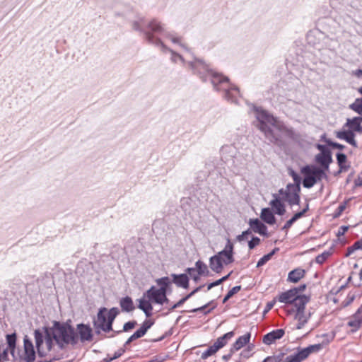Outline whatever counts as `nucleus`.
Returning <instances> with one entry per match:
<instances>
[{"mask_svg": "<svg viewBox=\"0 0 362 362\" xmlns=\"http://www.w3.org/2000/svg\"><path fill=\"white\" fill-rule=\"evenodd\" d=\"M302 173L305 176L303 185L306 188L312 187L317 182L326 177L325 171L315 165L304 167L302 169Z\"/></svg>", "mask_w": 362, "mask_h": 362, "instance_id": "5", "label": "nucleus"}, {"mask_svg": "<svg viewBox=\"0 0 362 362\" xmlns=\"http://www.w3.org/2000/svg\"><path fill=\"white\" fill-rule=\"evenodd\" d=\"M362 122V117H355L352 119H347L345 126L349 128V130L362 133V126L361 122Z\"/></svg>", "mask_w": 362, "mask_h": 362, "instance_id": "18", "label": "nucleus"}, {"mask_svg": "<svg viewBox=\"0 0 362 362\" xmlns=\"http://www.w3.org/2000/svg\"><path fill=\"white\" fill-rule=\"evenodd\" d=\"M216 255L218 257L223 265H228L233 262V244L230 241V240H228L225 248L222 251L218 252Z\"/></svg>", "mask_w": 362, "mask_h": 362, "instance_id": "12", "label": "nucleus"}, {"mask_svg": "<svg viewBox=\"0 0 362 362\" xmlns=\"http://www.w3.org/2000/svg\"><path fill=\"white\" fill-rule=\"evenodd\" d=\"M284 330L282 329L274 330L264 336L263 342L265 344L269 345L276 339H281L284 336Z\"/></svg>", "mask_w": 362, "mask_h": 362, "instance_id": "15", "label": "nucleus"}, {"mask_svg": "<svg viewBox=\"0 0 362 362\" xmlns=\"http://www.w3.org/2000/svg\"><path fill=\"white\" fill-rule=\"evenodd\" d=\"M260 217L265 223L269 225H273L276 223V218L269 208L262 209Z\"/></svg>", "mask_w": 362, "mask_h": 362, "instance_id": "23", "label": "nucleus"}, {"mask_svg": "<svg viewBox=\"0 0 362 362\" xmlns=\"http://www.w3.org/2000/svg\"><path fill=\"white\" fill-rule=\"evenodd\" d=\"M336 136L338 139L345 140L351 146L357 147V144L354 139L355 134L352 131L349 129L347 131L337 132Z\"/></svg>", "mask_w": 362, "mask_h": 362, "instance_id": "17", "label": "nucleus"}, {"mask_svg": "<svg viewBox=\"0 0 362 362\" xmlns=\"http://www.w3.org/2000/svg\"><path fill=\"white\" fill-rule=\"evenodd\" d=\"M278 248L274 249L271 252L267 255H264L257 262V267H260L263 266L266 262H267L275 254V252L278 250Z\"/></svg>", "mask_w": 362, "mask_h": 362, "instance_id": "32", "label": "nucleus"}, {"mask_svg": "<svg viewBox=\"0 0 362 362\" xmlns=\"http://www.w3.org/2000/svg\"><path fill=\"white\" fill-rule=\"evenodd\" d=\"M355 247H356L358 250H362V238L355 242Z\"/></svg>", "mask_w": 362, "mask_h": 362, "instance_id": "56", "label": "nucleus"}, {"mask_svg": "<svg viewBox=\"0 0 362 362\" xmlns=\"http://www.w3.org/2000/svg\"><path fill=\"white\" fill-rule=\"evenodd\" d=\"M337 159L340 168L339 172L346 171L348 167H343V164L346 162V156L344 153H338L337 155Z\"/></svg>", "mask_w": 362, "mask_h": 362, "instance_id": "33", "label": "nucleus"}, {"mask_svg": "<svg viewBox=\"0 0 362 362\" xmlns=\"http://www.w3.org/2000/svg\"><path fill=\"white\" fill-rule=\"evenodd\" d=\"M305 305H300L297 306L295 308H291L288 310L289 314L294 313V318L298 321L296 325V328L298 329H302L304 325L308 322V320L310 317L311 313L305 312Z\"/></svg>", "mask_w": 362, "mask_h": 362, "instance_id": "8", "label": "nucleus"}, {"mask_svg": "<svg viewBox=\"0 0 362 362\" xmlns=\"http://www.w3.org/2000/svg\"><path fill=\"white\" fill-rule=\"evenodd\" d=\"M250 333H247L243 336L240 337L233 344V347L231 348V352L238 351L243 347L245 344H248L250 339Z\"/></svg>", "mask_w": 362, "mask_h": 362, "instance_id": "20", "label": "nucleus"}, {"mask_svg": "<svg viewBox=\"0 0 362 362\" xmlns=\"http://www.w3.org/2000/svg\"><path fill=\"white\" fill-rule=\"evenodd\" d=\"M145 296L149 299L152 303L163 305L164 303H168V299L166 297V292L164 288H156L152 286L147 291Z\"/></svg>", "mask_w": 362, "mask_h": 362, "instance_id": "9", "label": "nucleus"}, {"mask_svg": "<svg viewBox=\"0 0 362 362\" xmlns=\"http://www.w3.org/2000/svg\"><path fill=\"white\" fill-rule=\"evenodd\" d=\"M240 289H241L240 286H234L228 292V294L230 297H232L234 294L237 293L239 291H240Z\"/></svg>", "mask_w": 362, "mask_h": 362, "instance_id": "48", "label": "nucleus"}, {"mask_svg": "<svg viewBox=\"0 0 362 362\" xmlns=\"http://www.w3.org/2000/svg\"><path fill=\"white\" fill-rule=\"evenodd\" d=\"M202 288V286H200L197 288H196L194 290H193L191 293H189L188 295L184 297L185 300L187 301L189 298H191L192 296H194L196 293H197L200 289Z\"/></svg>", "mask_w": 362, "mask_h": 362, "instance_id": "51", "label": "nucleus"}, {"mask_svg": "<svg viewBox=\"0 0 362 362\" xmlns=\"http://www.w3.org/2000/svg\"><path fill=\"white\" fill-rule=\"evenodd\" d=\"M225 97L228 100H231L232 101H234L233 99V95L231 94V90H227L225 94Z\"/></svg>", "mask_w": 362, "mask_h": 362, "instance_id": "57", "label": "nucleus"}, {"mask_svg": "<svg viewBox=\"0 0 362 362\" xmlns=\"http://www.w3.org/2000/svg\"><path fill=\"white\" fill-rule=\"evenodd\" d=\"M170 39H171L172 42L174 43H180V39L179 37H175L170 35Z\"/></svg>", "mask_w": 362, "mask_h": 362, "instance_id": "61", "label": "nucleus"}, {"mask_svg": "<svg viewBox=\"0 0 362 362\" xmlns=\"http://www.w3.org/2000/svg\"><path fill=\"white\" fill-rule=\"evenodd\" d=\"M293 225V223L288 220L286 223L285 225L284 226V227L282 228L283 230H287L289 228L291 227V226Z\"/></svg>", "mask_w": 362, "mask_h": 362, "instance_id": "58", "label": "nucleus"}, {"mask_svg": "<svg viewBox=\"0 0 362 362\" xmlns=\"http://www.w3.org/2000/svg\"><path fill=\"white\" fill-rule=\"evenodd\" d=\"M317 148L318 150L320 151V153H323V152H330L327 148L324 145H321V144H317Z\"/></svg>", "mask_w": 362, "mask_h": 362, "instance_id": "54", "label": "nucleus"}, {"mask_svg": "<svg viewBox=\"0 0 362 362\" xmlns=\"http://www.w3.org/2000/svg\"><path fill=\"white\" fill-rule=\"evenodd\" d=\"M233 336H234V332H229L225 334L223 336L218 338L214 344L218 350L221 348H222L223 346H224L226 344L228 340L230 339Z\"/></svg>", "mask_w": 362, "mask_h": 362, "instance_id": "27", "label": "nucleus"}, {"mask_svg": "<svg viewBox=\"0 0 362 362\" xmlns=\"http://www.w3.org/2000/svg\"><path fill=\"white\" fill-rule=\"evenodd\" d=\"M187 272L189 274L192 276V278L195 281H198L199 280V276L200 275H196L194 273L195 272V269L194 268H188Z\"/></svg>", "mask_w": 362, "mask_h": 362, "instance_id": "45", "label": "nucleus"}, {"mask_svg": "<svg viewBox=\"0 0 362 362\" xmlns=\"http://www.w3.org/2000/svg\"><path fill=\"white\" fill-rule=\"evenodd\" d=\"M124 351H117L115 353V355L114 356L112 357V358L114 359H116L117 358H119V356H122V354H123Z\"/></svg>", "mask_w": 362, "mask_h": 362, "instance_id": "59", "label": "nucleus"}, {"mask_svg": "<svg viewBox=\"0 0 362 362\" xmlns=\"http://www.w3.org/2000/svg\"><path fill=\"white\" fill-rule=\"evenodd\" d=\"M255 110L256 117L259 122V129L269 141L272 142L277 141L279 137V132H282L284 128L281 122L262 109L257 108Z\"/></svg>", "mask_w": 362, "mask_h": 362, "instance_id": "1", "label": "nucleus"}, {"mask_svg": "<svg viewBox=\"0 0 362 362\" xmlns=\"http://www.w3.org/2000/svg\"><path fill=\"white\" fill-rule=\"evenodd\" d=\"M317 337L322 338V340L321 342H320V344H323V347L327 346L328 344H329L334 337V334H323L321 336H318Z\"/></svg>", "mask_w": 362, "mask_h": 362, "instance_id": "36", "label": "nucleus"}, {"mask_svg": "<svg viewBox=\"0 0 362 362\" xmlns=\"http://www.w3.org/2000/svg\"><path fill=\"white\" fill-rule=\"evenodd\" d=\"M249 225L251 229L255 232L260 235H267V228L261 222L258 218L250 219Z\"/></svg>", "mask_w": 362, "mask_h": 362, "instance_id": "16", "label": "nucleus"}, {"mask_svg": "<svg viewBox=\"0 0 362 362\" xmlns=\"http://www.w3.org/2000/svg\"><path fill=\"white\" fill-rule=\"evenodd\" d=\"M323 349V344L320 343L310 345L306 348L301 349L298 351L293 355H290L293 362H301L302 361L307 358L310 354L313 353H317Z\"/></svg>", "mask_w": 362, "mask_h": 362, "instance_id": "7", "label": "nucleus"}, {"mask_svg": "<svg viewBox=\"0 0 362 362\" xmlns=\"http://www.w3.org/2000/svg\"><path fill=\"white\" fill-rule=\"evenodd\" d=\"M185 299L184 298H182V299H180L177 303L174 304L171 308H170V310H175V308L180 307V305H182L185 302Z\"/></svg>", "mask_w": 362, "mask_h": 362, "instance_id": "52", "label": "nucleus"}, {"mask_svg": "<svg viewBox=\"0 0 362 362\" xmlns=\"http://www.w3.org/2000/svg\"><path fill=\"white\" fill-rule=\"evenodd\" d=\"M362 325V305L357 310L356 313L352 315L347 322V326L351 327V331L354 332L357 331Z\"/></svg>", "mask_w": 362, "mask_h": 362, "instance_id": "14", "label": "nucleus"}, {"mask_svg": "<svg viewBox=\"0 0 362 362\" xmlns=\"http://www.w3.org/2000/svg\"><path fill=\"white\" fill-rule=\"evenodd\" d=\"M283 362H293V361L290 356H288Z\"/></svg>", "mask_w": 362, "mask_h": 362, "instance_id": "64", "label": "nucleus"}, {"mask_svg": "<svg viewBox=\"0 0 362 362\" xmlns=\"http://www.w3.org/2000/svg\"><path fill=\"white\" fill-rule=\"evenodd\" d=\"M217 351V348L214 346V344H213L202 354L201 358L202 359H206L208 357L214 355L215 353H216Z\"/></svg>", "mask_w": 362, "mask_h": 362, "instance_id": "35", "label": "nucleus"}, {"mask_svg": "<svg viewBox=\"0 0 362 362\" xmlns=\"http://www.w3.org/2000/svg\"><path fill=\"white\" fill-rule=\"evenodd\" d=\"M274 199H272L269 204L272 206V209L276 214L283 215L285 214L286 210L284 204L281 202V200L276 196L274 195Z\"/></svg>", "mask_w": 362, "mask_h": 362, "instance_id": "22", "label": "nucleus"}, {"mask_svg": "<svg viewBox=\"0 0 362 362\" xmlns=\"http://www.w3.org/2000/svg\"><path fill=\"white\" fill-rule=\"evenodd\" d=\"M149 27L151 28V29L153 31L156 32V33H159L163 30V28H162L161 25L160 24V23H158L156 21H152L149 23Z\"/></svg>", "mask_w": 362, "mask_h": 362, "instance_id": "39", "label": "nucleus"}, {"mask_svg": "<svg viewBox=\"0 0 362 362\" xmlns=\"http://www.w3.org/2000/svg\"><path fill=\"white\" fill-rule=\"evenodd\" d=\"M327 144H328L329 146H332L333 148H336L340 149V150H343L344 148V145L338 144V143H336V142H332V141H328Z\"/></svg>", "mask_w": 362, "mask_h": 362, "instance_id": "47", "label": "nucleus"}, {"mask_svg": "<svg viewBox=\"0 0 362 362\" xmlns=\"http://www.w3.org/2000/svg\"><path fill=\"white\" fill-rule=\"evenodd\" d=\"M153 322L151 320H146L142 326L139 328L144 334L146 333L147 330L153 325Z\"/></svg>", "mask_w": 362, "mask_h": 362, "instance_id": "41", "label": "nucleus"}, {"mask_svg": "<svg viewBox=\"0 0 362 362\" xmlns=\"http://www.w3.org/2000/svg\"><path fill=\"white\" fill-rule=\"evenodd\" d=\"M305 274V271L304 269L301 268L295 269L288 273V281L293 283H297L304 277Z\"/></svg>", "mask_w": 362, "mask_h": 362, "instance_id": "21", "label": "nucleus"}, {"mask_svg": "<svg viewBox=\"0 0 362 362\" xmlns=\"http://www.w3.org/2000/svg\"><path fill=\"white\" fill-rule=\"evenodd\" d=\"M136 325V321H129L128 322H126L123 326V331L127 332V331L134 328Z\"/></svg>", "mask_w": 362, "mask_h": 362, "instance_id": "42", "label": "nucleus"}, {"mask_svg": "<svg viewBox=\"0 0 362 362\" xmlns=\"http://www.w3.org/2000/svg\"><path fill=\"white\" fill-rule=\"evenodd\" d=\"M156 281L158 286H160V288H164L165 291H167V286L170 283L169 278L167 276L158 279Z\"/></svg>", "mask_w": 362, "mask_h": 362, "instance_id": "37", "label": "nucleus"}, {"mask_svg": "<svg viewBox=\"0 0 362 362\" xmlns=\"http://www.w3.org/2000/svg\"><path fill=\"white\" fill-rule=\"evenodd\" d=\"M225 81H228L227 78H224L223 76H221L219 75H214V78L212 79V83L214 86H216V83H223Z\"/></svg>", "mask_w": 362, "mask_h": 362, "instance_id": "44", "label": "nucleus"}, {"mask_svg": "<svg viewBox=\"0 0 362 362\" xmlns=\"http://www.w3.org/2000/svg\"><path fill=\"white\" fill-rule=\"evenodd\" d=\"M120 306L123 311L131 312L134 309V303L130 297H125L120 300Z\"/></svg>", "mask_w": 362, "mask_h": 362, "instance_id": "28", "label": "nucleus"}, {"mask_svg": "<svg viewBox=\"0 0 362 362\" xmlns=\"http://www.w3.org/2000/svg\"><path fill=\"white\" fill-rule=\"evenodd\" d=\"M233 352H231V350L230 351V353L228 354H226V355H223V359L225 360V361H227L228 360L229 358H230L232 354H233Z\"/></svg>", "mask_w": 362, "mask_h": 362, "instance_id": "62", "label": "nucleus"}, {"mask_svg": "<svg viewBox=\"0 0 362 362\" xmlns=\"http://www.w3.org/2000/svg\"><path fill=\"white\" fill-rule=\"evenodd\" d=\"M300 187L298 185H288L284 191V199L290 205L298 204Z\"/></svg>", "mask_w": 362, "mask_h": 362, "instance_id": "11", "label": "nucleus"}, {"mask_svg": "<svg viewBox=\"0 0 362 362\" xmlns=\"http://www.w3.org/2000/svg\"><path fill=\"white\" fill-rule=\"evenodd\" d=\"M118 313L119 311L117 308H112L110 310H107V318L109 319L112 324Z\"/></svg>", "mask_w": 362, "mask_h": 362, "instance_id": "38", "label": "nucleus"}, {"mask_svg": "<svg viewBox=\"0 0 362 362\" xmlns=\"http://www.w3.org/2000/svg\"><path fill=\"white\" fill-rule=\"evenodd\" d=\"M315 160L325 170H328L329 165L332 162V156L330 152H323L317 154L315 156Z\"/></svg>", "mask_w": 362, "mask_h": 362, "instance_id": "19", "label": "nucleus"}, {"mask_svg": "<svg viewBox=\"0 0 362 362\" xmlns=\"http://www.w3.org/2000/svg\"><path fill=\"white\" fill-rule=\"evenodd\" d=\"M173 282L178 286L187 288L189 285V279L186 274H172Z\"/></svg>", "mask_w": 362, "mask_h": 362, "instance_id": "26", "label": "nucleus"}, {"mask_svg": "<svg viewBox=\"0 0 362 362\" xmlns=\"http://www.w3.org/2000/svg\"><path fill=\"white\" fill-rule=\"evenodd\" d=\"M330 255L331 253L329 252H324L316 257V262L322 264L330 256Z\"/></svg>", "mask_w": 362, "mask_h": 362, "instance_id": "40", "label": "nucleus"}, {"mask_svg": "<svg viewBox=\"0 0 362 362\" xmlns=\"http://www.w3.org/2000/svg\"><path fill=\"white\" fill-rule=\"evenodd\" d=\"M196 269L197 270L198 274L202 276H207L209 274V271L206 264L203 262L198 260L196 264Z\"/></svg>", "mask_w": 362, "mask_h": 362, "instance_id": "29", "label": "nucleus"}, {"mask_svg": "<svg viewBox=\"0 0 362 362\" xmlns=\"http://www.w3.org/2000/svg\"><path fill=\"white\" fill-rule=\"evenodd\" d=\"M37 354L40 357L47 356L52 351L54 338L50 330L45 329L42 332L36 329L34 332Z\"/></svg>", "mask_w": 362, "mask_h": 362, "instance_id": "3", "label": "nucleus"}, {"mask_svg": "<svg viewBox=\"0 0 362 362\" xmlns=\"http://www.w3.org/2000/svg\"><path fill=\"white\" fill-rule=\"evenodd\" d=\"M250 233H251V232H250V230H245V231H243V232L242 233V234H240V235H238L237 239H238V241H240H240H243V240H244L247 239V235H249V234H250Z\"/></svg>", "mask_w": 362, "mask_h": 362, "instance_id": "46", "label": "nucleus"}, {"mask_svg": "<svg viewBox=\"0 0 362 362\" xmlns=\"http://www.w3.org/2000/svg\"><path fill=\"white\" fill-rule=\"evenodd\" d=\"M209 305V303L200 307V308H195V309H193L192 311V312H197V311H201V310H204L207 306Z\"/></svg>", "mask_w": 362, "mask_h": 362, "instance_id": "60", "label": "nucleus"}, {"mask_svg": "<svg viewBox=\"0 0 362 362\" xmlns=\"http://www.w3.org/2000/svg\"><path fill=\"white\" fill-rule=\"evenodd\" d=\"M209 267L213 272L220 273L223 270V264L216 255H214L209 259Z\"/></svg>", "mask_w": 362, "mask_h": 362, "instance_id": "24", "label": "nucleus"}, {"mask_svg": "<svg viewBox=\"0 0 362 362\" xmlns=\"http://www.w3.org/2000/svg\"><path fill=\"white\" fill-rule=\"evenodd\" d=\"M93 324L98 332H99V329L105 332H110L112 329V323L107 316V308H103L100 309L97 317L93 321Z\"/></svg>", "mask_w": 362, "mask_h": 362, "instance_id": "6", "label": "nucleus"}, {"mask_svg": "<svg viewBox=\"0 0 362 362\" xmlns=\"http://www.w3.org/2000/svg\"><path fill=\"white\" fill-rule=\"evenodd\" d=\"M76 332L78 336V341L81 342L90 341L93 339V330L88 325H77Z\"/></svg>", "mask_w": 362, "mask_h": 362, "instance_id": "13", "label": "nucleus"}, {"mask_svg": "<svg viewBox=\"0 0 362 362\" xmlns=\"http://www.w3.org/2000/svg\"><path fill=\"white\" fill-rule=\"evenodd\" d=\"M6 341L8 346L11 351V353L13 354L14 349L16 347V334H8L6 336Z\"/></svg>", "mask_w": 362, "mask_h": 362, "instance_id": "30", "label": "nucleus"}, {"mask_svg": "<svg viewBox=\"0 0 362 362\" xmlns=\"http://www.w3.org/2000/svg\"><path fill=\"white\" fill-rule=\"evenodd\" d=\"M308 209V205H307L305 209H304L303 211L296 213L293 217L297 221L298 219L301 218L305 214V213L307 211Z\"/></svg>", "mask_w": 362, "mask_h": 362, "instance_id": "50", "label": "nucleus"}, {"mask_svg": "<svg viewBox=\"0 0 362 362\" xmlns=\"http://www.w3.org/2000/svg\"><path fill=\"white\" fill-rule=\"evenodd\" d=\"M285 354L281 353L278 355L267 357L263 362H283Z\"/></svg>", "mask_w": 362, "mask_h": 362, "instance_id": "34", "label": "nucleus"}, {"mask_svg": "<svg viewBox=\"0 0 362 362\" xmlns=\"http://www.w3.org/2000/svg\"><path fill=\"white\" fill-rule=\"evenodd\" d=\"M277 300L280 303L291 305L292 308H295L300 305H305L310 298L305 295L298 294V288H292L280 293L277 296Z\"/></svg>", "mask_w": 362, "mask_h": 362, "instance_id": "4", "label": "nucleus"}, {"mask_svg": "<svg viewBox=\"0 0 362 362\" xmlns=\"http://www.w3.org/2000/svg\"><path fill=\"white\" fill-rule=\"evenodd\" d=\"M346 208V203H344L343 204H340L338 207V210L339 213H341Z\"/></svg>", "mask_w": 362, "mask_h": 362, "instance_id": "63", "label": "nucleus"}, {"mask_svg": "<svg viewBox=\"0 0 362 362\" xmlns=\"http://www.w3.org/2000/svg\"><path fill=\"white\" fill-rule=\"evenodd\" d=\"M151 301L148 298H145L139 300V308L142 310L147 317H149L151 314L153 307L151 305Z\"/></svg>", "mask_w": 362, "mask_h": 362, "instance_id": "25", "label": "nucleus"}, {"mask_svg": "<svg viewBox=\"0 0 362 362\" xmlns=\"http://www.w3.org/2000/svg\"><path fill=\"white\" fill-rule=\"evenodd\" d=\"M23 343V351L19 356L21 362H33L35 359V351L32 341L25 336Z\"/></svg>", "mask_w": 362, "mask_h": 362, "instance_id": "10", "label": "nucleus"}, {"mask_svg": "<svg viewBox=\"0 0 362 362\" xmlns=\"http://www.w3.org/2000/svg\"><path fill=\"white\" fill-rule=\"evenodd\" d=\"M349 107L359 115H362V98H357Z\"/></svg>", "mask_w": 362, "mask_h": 362, "instance_id": "31", "label": "nucleus"}, {"mask_svg": "<svg viewBox=\"0 0 362 362\" xmlns=\"http://www.w3.org/2000/svg\"><path fill=\"white\" fill-rule=\"evenodd\" d=\"M348 228V226H341L338 230L337 235H343L347 231Z\"/></svg>", "mask_w": 362, "mask_h": 362, "instance_id": "53", "label": "nucleus"}, {"mask_svg": "<svg viewBox=\"0 0 362 362\" xmlns=\"http://www.w3.org/2000/svg\"><path fill=\"white\" fill-rule=\"evenodd\" d=\"M358 249L356 247H355V243H354L352 246H351L348 248L346 256H349L351 254H352L354 251H356Z\"/></svg>", "mask_w": 362, "mask_h": 362, "instance_id": "55", "label": "nucleus"}, {"mask_svg": "<svg viewBox=\"0 0 362 362\" xmlns=\"http://www.w3.org/2000/svg\"><path fill=\"white\" fill-rule=\"evenodd\" d=\"M260 243V239L257 237L252 238V239L249 241L248 247L250 250L253 249L255 247L258 245Z\"/></svg>", "mask_w": 362, "mask_h": 362, "instance_id": "43", "label": "nucleus"}, {"mask_svg": "<svg viewBox=\"0 0 362 362\" xmlns=\"http://www.w3.org/2000/svg\"><path fill=\"white\" fill-rule=\"evenodd\" d=\"M56 343L63 347L64 344H76L78 336L76 330L67 324L56 323L50 330Z\"/></svg>", "mask_w": 362, "mask_h": 362, "instance_id": "2", "label": "nucleus"}, {"mask_svg": "<svg viewBox=\"0 0 362 362\" xmlns=\"http://www.w3.org/2000/svg\"><path fill=\"white\" fill-rule=\"evenodd\" d=\"M144 334H145L140 329H139L131 337H132L133 339L135 340L136 339H139V338L143 337Z\"/></svg>", "mask_w": 362, "mask_h": 362, "instance_id": "49", "label": "nucleus"}]
</instances>
